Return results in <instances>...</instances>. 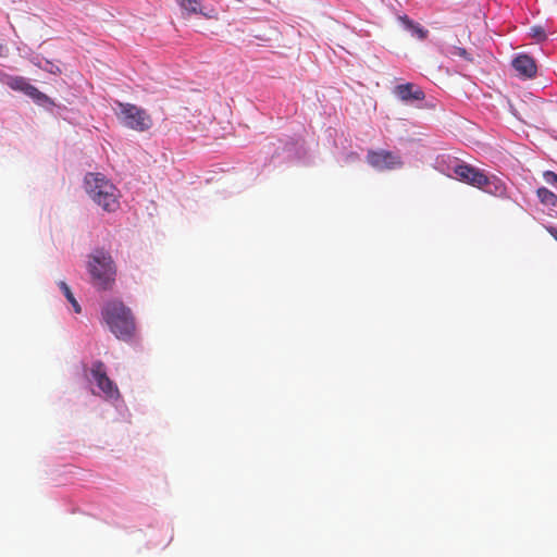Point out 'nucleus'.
Listing matches in <instances>:
<instances>
[{"label":"nucleus","mask_w":557,"mask_h":557,"mask_svg":"<svg viewBox=\"0 0 557 557\" xmlns=\"http://www.w3.org/2000/svg\"><path fill=\"white\" fill-rule=\"evenodd\" d=\"M101 314L109 330L119 339L127 341L135 334L136 324L133 313L122 301L116 299L108 301Z\"/></svg>","instance_id":"f03ea898"},{"label":"nucleus","mask_w":557,"mask_h":557,"mask_svg":"<svg viewBox=\"0 0 557 557\" xmlns=\"http://www.w3.org/2000/svg\"><path fill=\"white\" fill-rule=\"evenodd\" d=\"M536 195L543 205L555 206L557 203V196L546 187H540Z\"/></svg>","instance_id":"ddd939ff"},{"label":"nucleus","mask_w":557,"mask_h":557,"mask_svg":"<svg viewBox=\"0 0 557 557\" xmlns=\"http://www.w3.org/2000/svg\"><path fill=\"white\" fill-rule=\"evenodd\" d=\"M367 162L377 171H392L404 165L403 159L398 153L384 149L369 150Z\"/></svg>","instance_id":"39448f33"},{"label":"nucleus","mask_w":557,"mask_h":557,"mask_svg":"<svg viewBox=\"0 0 557 557\" xmlns=\"http://www.w3.org/2000/svg\"><path fill=\"white\" fill-rule=\"evenodd\" d=\"M530 36L536 41H544L547 36L545 28L541 25H535L530 28Z\"/></svg>","instance_id":"dca6fc26"},{"label":"nucleus","mask_w":557,"mask_h":557,"mask_svg":"<svg viewBox=\"0 0 557 557\" xmlns=\"http://www.w3.org/2000/svg\"><path fill=\"white\" fill-rule=\"evenodd\" d=\"M515 71L523 78L530 79L536 76L537 66L535 60L524 53L518 54L511 62Z\"/></svg>","instance_id":"1a4fd4ad"},{"label":"nucleus","mask_w":557,"mask_h":557,"mask_svg":"<svg viewBox=\"0 0 557 557\" xmlns=\"http://www.w3.org/2000/svg\"><path fill=\"white\" fill-rule=\"evenodd\" d=\"M400 21L404 23L407 29L411 30L414 36L419 39H425L428 30L422 28L420 25L414 24L408 16H401Z\"/></svg>","instance_id":"f8f14e48"},{"label":"nucleus","mask_w":557,"mask_h":557,"mask_svg":"<svg viewBox=\"0 0 557 557\" xmlns=\"http://www.w3.org/2000/svg\"><path fill=\"white\" fill-rule=\"evenodd\" d=\"M178 4L186 15L200 12L199 2L197 0H180Z\"/></svg>","instance_id":"2eb2a0df"},{"label":"nucleus","mask_w":557,"mask_h":557,"mask_svg":"<svg viewBox=\"0 0 557 557\" xmlns=\"http://www.w3.org/2000/svg\"><path fill=\"white\" fill-rule=\"evenodd\" d=\"M485 193H488L491 195H494L496 197H503L506 195V185L505 183L499 180L498 177L492 175L487 176L485 175V182H483L482 186L480 187Z\"/></svg>","instance_id":"9b49d317"},{"label":"nucleus","mask_w":557,"mask_h":557,"mask_svg":"<svg viewBox=\"0 0 557 557\" xmlns=\"http://www.w3.org/2000/svg\"><path fill=\"white\" fill-rule=\"evenodd\" d=\"M547 231L557 240V228L550 226L547 228Z\"/></svg>","instance_id":"a211bd4d"},{"label":"nucleus","mask_w":557,"mask_h":557,"mask_svg":"<svg viewBox=\"0 0 557 557\" xmlns=\"http://www.w3.org/2000/svg\"><path fill=\"white\" fill-rule=\"evenodd\" d=\"M544 180L547 184L557 188V174L552 171L544 172Z\"/></svg>","instance_id":"f3484780"},{"label":"nucleus","mask_w":557,"mask_h":557,"mask_svg":"<svg viewBox=\"0 0 557 557\" xmlns=\"http://www.w3.org/2000/svg\"><path fill=\"white\" fill-rule=\"evenodd\" d=\"M7 86L11 89L24 92L36 101L45 100L47 97L38 88L28 83L23 76H7L4 79Z\"/></svg>","instance_id":"0eeeda50"},{"label":"nucleus","mask_w":557,"mask_h":557,"mask_svg":"<svg viewBox=\"0 0 557 557\" xmlns=\"http://www.w3.org/2000/svg\"><path fill=\"white\" fill-rule=\"evenodd\" d=\"M454 172L461 182H465L476 188H480L483 182H485L484 172L469 164L456 165Z\"/></svg>","instance_id":"6e6552de"},{"label":"nucleus","mask_w":557,"mask_h":557,"mask_svg":"<svg viewBox=\"0 0 557 557\" xmlns=\"http://www.w3.org/2000/svg\"><path fill=\"white\" fill-rule=\"evenodd\" d=\"M59 286H60L61 290L63 292L65 298L73 306L74 311L76 313H79L82 311L81 306L77 302V300L75 299V297H74L71 288L69 287V285L65 282L62 281V282L59 283Z\"/></svg>","instance_id":"4468645a"},{"label":"nucleus","mask_w":557,"mask_h":557,"mask_svg":"<svg viewBox=\"0 0 557 557\" xmlns=\"http://www.w3.org/2000/svg\"><path fill=\"white\" fill-rule=\"evenodd\" d=\"M116 116L123 126L136 132H146L152 127V117L145 109L124 102H116Z\"/></svg>","instance_id":"20e7f679"},{"label":"nucleus","mask_w":557,"mask_h":557,"mask_svg":"<svg viewBox=\"0 0 557 557\" xmlns=\"http://www.w3.org/2000/svg\"><path fill=\"white\" fill-rule=\"evenodd\" d=\"M394 94L405 102L409 101H421L425 98L423 90L419 87H416L411 83L397 85L394 89Z\"/></svg>","instance_id":"9d476101"},{"label":"nucleus","mask_w":557,"mask_h":557,"mask_svg":"<svg viewBox=\"0 0 557 557\" xmlns=\"http://www.w3.org/2000/svg\"><path fill=\"white\" fill-rule=\"evenodd\" d=\"M85 189L95 203L107 212L115 211L119 206V190L100 173L85 176Z\"/></svg>","instance_id":"7ed1b4c3"},{"label":"nucleus","mask_w":557,"mask_h":557,"mask_svg":"<svg viewBox=\"0 0 557 557\" xmlns=\"http://www.w3.org/2000/svg\"><path fill=\"white\" fill-rule=\"evenodd\" d=\"M90 282L98 290H111L115 285L117 268L111 253L103 248H96L87 261Z\"/></svg>","instance_id":"f257e3e1"},{"label":"nucleus","mask_w":557,"mask_h":557,"mask_svg":"<svg viewBox=\"0 0 557 557\" xmlns=\"http://www.w3.org/2000/svg\"><path fill=\"white\" fill-rule=\"evenodd\" d=\"M458 55L466 58L467 51L463 48H456Z\"/></svg>","instance_id":"6ab92c4d"},{"label":"nucleus","mask_w":557,"mask_h":557,"mask_svg":"<svg viewBox=\"0 0 557 557\" xmlns=\"http://www.w3.org/2000/svg\"><path fill=\"white\" fill-rule=\"evenodd\" d=\"M90 372L92 379L97 383V386L108 398H115L119 396V389L107 375L106 366L102 361H95L91 366Z\"/></svg>","instance_id":"423d86ee"},{"label":"nucleus","mask_w":557,"mask_h":557,"mask_svg":"<svg viewBox=\"0 0 557 557\" xmlns=\"http://www.w3.org/2000/svg\"><path fill=\"white\" fill-rule=\"evenodd\" d=\"M5 51H7L5 47L2 44H0V57H4Z\"/></svg>","instance_id":"aec40b11"}]
</instances>
